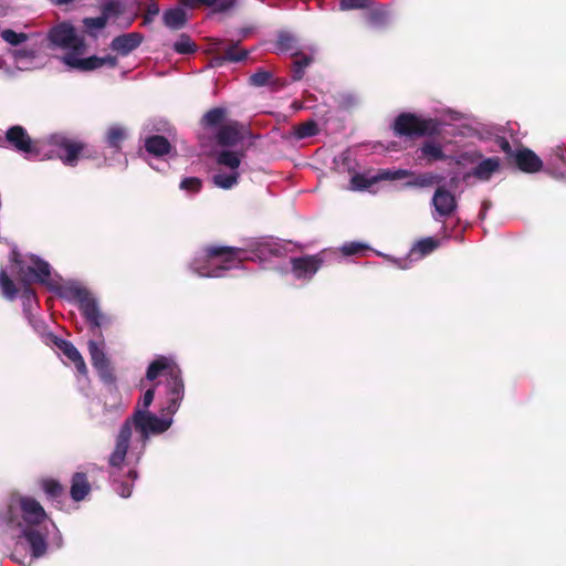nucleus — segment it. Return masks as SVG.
I'll return each instance as SVG.
<instances>
[{"instance_id":"obj_61","label":"nucleus","mask_w":566,"mask_h":566,"mask_svg":"<svg viewBox=\"0 0 566 566\" xmlns=\"http://www.w3.org/2000/svg\"><path fill=\"white\" fill-rule=\"evenodd\" d=\"M128 476L134 481L137 479L138 474L136 470H129Z\"/></svg>"},{"instance_id":"obj_35","label":"nucleus","mask_w":566,"mask_h":566,"mask_svg":"<svg viewBox=\"0 0 566 566\" xmlns=\"http://www.w3.org/2000/svg\"><path fill=\"white\" fill-rule=\"evenodd\" d=\"M439 247V241L428 237L419 240L411 249V254H418L420 258L432 253Z\"/></svg>"},{"instance_id":"obj_24","label":"nucleus","mask_w":566,"mask_h":566,"mask_svg":"<svg viewBox=\"0 0 566 566\" xmlns=\"http://www.w3.org/2000/svg\"><path fill=\"white\" fill-rule=\"evenodd\" d=\"M238 126L237 122L221 126L216 135L218 144L223 147L235 146L242 139Z\"/></svg>"},{"instance_id":"obj_7","label":"nucleus","mask_w":566,"mask_h":566,"mask_svg":"<svg viewBox=\"0 0 566 566\" xmlns=\"http://www.w3.org/2000/svg\"><path fill=\"white\" fill-rule=\"evenodd\" d=\"M49 40L53 45L70 52H84L86 49L84 39L77 36L74 27L66 22L53 27L49 32Z\"/></svg>"},{"instance_id":"obj_38","label":"nucleus","mask_w":566,"mask_h":566,"mask_svg":"<svg viewBox=\"0 0 566 566\" xmlns=\"http://www.w3.org/2000/svg\"><path fill=\"white\" fill-rule=\"evenodd\" d=\"M252 251L260 255L269 254L273 256H280L282 254L281 247L268 240H263L252 244Z\"/></svg>"},{"instance_id":"obj_16","label":"nucleus","mask_w":566,"mask_h":566,"mask_svg":"<svg viewBox=\"0 0 566 566\" xmlns=\"http://www.w3.org/2000/svg\"><path fill=\"white\" fill-rule=\"evenodd\" d=\"M431 203L439 218H448L453 214L457 210L458 202L453 193L446 189L443 186H439L431 199Z\"/></svg>"},{"instance_id":"obj_33","label":"nucleus","mask_w":566,"mask_h":566,"mask_svg":"<svg viewBox=\"0 0 566 566\" xmlns=\"http://www.w3.org/2000/svg\"><path fill=\"white\" fill-rule=\"evenodd\" d=\"M227 112L222 107H214L209 109L202 117L201 124L203 127L213 128L224 120Z\"/></svg>"},{"instance_id":"obj_9","label":"nucleus","mask_w":566,"mask_h":566,"mask_svg":"<svg viewBox=\"0 0 566 566\" xmlns=\"http://www.w3.org/2000/svg\"><path fill=\"white\" fill-rule=\"evenodd\" d=\"M172 416H168L167 411L161 410V417L150 413L149 411L136 410L133 416V422L136 429L143 434L163 433L169 429L172 423Z\"/></svg>"},{"instance_id":"obj_50","label":"nucleus","mask_w":566,"mask_h":566,"mask_svg":"<svg viewBox=\"0 0 566 566\" xmlns=\"http://www.w3.org/2000/svg\"><path fill=\"white\" fill-rule=\"evenodd\" d=\"M159 11H160V9H159L158 3L155 1H151L147 6L146 12L143 17V25H147V24L151 23L154 20V17L157 15L159 13Z\"/></svg>"},{"instance_id":"obj_13","label":"nucleus","mask_w":566,"mask_h":566,"mask_svg":"<svg viewBox=\"0 0 566 566\" xmlns=\"http://www.w3.org/2000/svg\"><path fill=\"white\" fill-rule=\"evenodd\" d=\"M324 264L322 253L291 259V270L298 280H311Z\"/></svg>"},{"instance_id":"obj_42","label":"nucleus","mask_w":566,"mask_h":566,"mask_svg":"<svg viewBox=\"0 0 566 566\" xmlns=\"http://www.w3.org/2000/svg\"><path fill=\"white\" fill-rule=\"evenodd\" d=\"M213 184L222 189H231L238 184L239 174L237 171L232 174H216L212 177Z\"/></svg>"},{"instance_id":"obj_30","label":"nucleus","mask_w":566,"mask_h":566,"mask_svg":"<svg viewBox=\"0 0 566 566\" xmlns=\"http://www.w3.org/2000/svg\"><path fill=\"white\" fill-rule=\"evenodd\" d=\"M294 61L291 66V78L293 82L301 81L305 75V70L312 64L313 57L301 52L293 54Z\"/></svg>"},{"instance_id":"obj_2","label":"nucleus","mask_w":566,"mask_h":566,"mask_svg":"<svg viewBox=\"0 0 566 566\" xmlns=\"http://www.w3.org/2000/svg\"><path fill=\"white\" fill-rule=\"evenodd\" d=\"M206 265L198 266L196 272L200 276L220 277L222 272L240 268L247 256L241 248L226 245H206L203 249Z\"/></svg>"},{"instance_id":"obj_36","label":"nucleus","mask_w":566,"mask_h":566,"mask_svg":"<svg viewBox=\"0 0 566 566\" xmlns=\"http://www.w3.org/2000/svg\"><path fill=\"white\" fill-rule=\"evenodd\" d=\"M243 156V153L240 155L238 153H233L230 150H222L217 156V163L219 165L226 166L232 170H235L239 168L241 164V157Z\"/></svg>"},{"instance_id":"obj_32","label":"nucleus","mask_w":566,"mask_h":566,"mask_svg":"<svg viewBox=\"0 0 566 566\" xmlns=\"http://www.w3.org/2000/svg\"><path fill=\"white\" fill-rule=\"evenodd\" d=\"M41 486L46 497L52 501H59L64 495L63 485L54 479H45L41 482Z\"/></svg>"},{"instance_id":"obj_11","label":"nucleus","mask_w":566,"mask_h":566,"mask_svg":"<svg viewBox=\"0 0 566 566\" xmlns=\"http://www.w3.org/2000/svg\"><path fill=\"white\" fill-rule=\"evenodd\" d=\"M167 405L163 407V411H167L168 416L177 412L185 396V385L181 378L180 369H172L171 375L167 379Z\"/></svg>"},{"instance_id":"obj_47","label":"nucleus","mask_w":566,"mask_h":566,"mask_svg":"<svg viewBox=\"0 0 566 566\" xmlns=\"http://www.w3.org/2000/svg\"><path fill=\"white\" fill-rule=\"evenodd\" d=\"M106 23H107V20L103 14H101L99 17H95V18H85L83 20V24L88 31L101 30V29L105 28Z\"/></svg>"},{"instance_id":"obj_40","label":"nucleus","mask_w":566,"mask_h":566,"mask_svg":"<svg viewBox=\"0 0 566 566\" xmlns=\"http://www.w3.org/2000/svg\"><path fill=\"white\" fill-rule=\"evenodd\" d=\"M443 179L444 178L441 175H437L433 172H422L416 176L411 185L424 188L433 185H439L443 181Z\"/></svg>"},{"instance_id":"obj_41","label":"nucleus","mask_w":566,"mask_h":566,"mask_svg":"<svg viewBox=\"0 0 566 566\" xmlns=\"http://www.w3.org/2000/svg\"><path fill=\"white\" fill-rule=\"evenodd\" d=\"M367 22L375 28H382L388 23V11L385 8H376L369 11Z\"/></svg>"},{"instance_id":"obj_27","label":"nucleus","mask_w":566,"mask_h":566,"mask_svg":"<svg viewBox=\"0 0 566 566\" xmlns=\"http://www.w3.org/2000/svg\"><path fill=\"white\" fill-rule=\"evenodd\" d=\"M127 138L126 129L120 125H112L105 133V144L114 153H120L122 144Z\"/></svg>"},{"instance_id":"obj_28","label":"nucleus","mask_w":566,"mask_h":566,"mask_svg":"<svg viewBox=\"0 0 566 566\" xmlns=\"http://www.w3.org/2000/svg\"><path fill=\"white\" fill-rule=\"evenodd\" d=\"M419 150L421 153L420 158L424 159L428 164L447 159L441 144L434 140H426Z\"/></svg>"},{"instance_id":"obj_51","label":"nucleus","mask_w":566,"mask_h":566,"mask_svg":"<svg viewBox=\"0 0 566 566\" xmlns=\"http://www.w3.org/2000/svg\"><path fill=\"white\" fill-rule=\"evenodd\" d=\"M339 6L343 10L363 9L369 6V0H340Z\"/></svg>"},{"instance_id":"obj_12","label":"nucleus","mask_w":566,"mask_h":566,"mask_svg":"<svg viewBox=\"0 0 566 566\" xmlns=\"http://www.w3.org/2000/svg\"><path fill=\"white\" fill-rule=\"evenodd\" d=\"M525 174H535L543 169V160L530 148L520 145L507 164Z\"/></svg>"},{"instance_id":"obj_4","label":"nucleus","mask_w":566,"mask_h":566,"mask_svg":"<svg viewBox=\"0 0 566 566\" xmlns=\"http://www.w3.org/2000/svg\"><path fill=\"white\" fill-rule=\"evenodd\" d=\"M391 129L397 137L416 139L440 134V122L436 118H423L415 113H400L394 120Z\"/></svg>"},{"instance_id":"obj_44","label":"nucleus","mask_w":566,"mask_h":566,"mask_svg":"<svg viewBox=\"0 0 566 566\" xmlns=\"http://www.w3.org/2000/svg\"><path fill=\"white\" fill-rule=\"evenodd\" d=\"M179 187L185 191L197 193L202 188V181L198 177H187L180 181Z\"/></svg>"},{"instance_id":"obj_56","label":"nucleus","mask_w":566,"mask_h":566,"mask_svg":"<svg viewBox=\"0 0 566 566\" xmlns=\"http://www.w3.org/2000/svg\"><path fill=\"white\" fill-rule=\"evenodd\" d=\"M352 184L356 189H366L369 187L370 182L363 176L356 175L352 178Z\"/></svg>"},{"instance_id":"obj_3","label":"nucleus","mask_w":566,"mask_h":566,"mask_svg":"<svg viewBox=\"0 0 566 566\" xmlns=\"http://www.w3.org/2000/svg\"><path fill=\"white\" fill-rule=\"evenodd\" d=\"M74 296L94 337L88 340V354H104L105 344L102 339L101 328L105 325L107 318L101 312L96 298L86 289H76Z\"/></svg>"},{"instance_id":"obj_57","label":"nucleus","mask_w":566,"mask_h":566,"mask_svg":"<svg viewBox=\"0 0 566 566\" xmlns=\"http://www.w3.org/2000/svg\"><path fill=\"white\" fill-rule=\"evenodd\" d=\"M411 175L410 171L408 170H403V169H399V170H396V171H387L386 172V178L388 179H391V180H398V179H402L407 176Z\"/></svg>"},{"instance_id":"obj_55","label":"nucleus","mask_w":566,"mask_h":566,"mask_svg":"<svg viewBox=\"0 0 566 566\" xmlns=\"http://www.w3.org/2000/svg\"><path fill=\"white\" fill-rule=\"evenodd\" d=\"M31 285L32 284H22L21 297L27 302L35 300V291L32 289Z\"/></svg>"},{"instance_id":"obj_60","label":"nucleus","mask_w":566,"mask_h":566,"mask_svg":"<svg viewBox=\"0 0 566 566\" xmlns=\"http://www.w3.org/2000/svg\"><path fill=\"white\" fill-rule=\"evenodd\" d=\"M491 202L485 200L482 202V208L480 212V217L483 219L485 217L486 211L490 209Z\"/></svg>"},{"instance_id":"obj_18","label":"nucleus","mask_w":566,"mask_h":566,"mask_svg":"<svg viewBox=\"0 0 566 566\" xmlns=\"http://www.w3.org/2000/svg\"><path fill=\"white\" fill-rule=\"evenodd\" d=\"M500 158L490 157L483 159L478 166H475L472 171L465 174L463 179L467 180L469 177H474L481 181H488L491 179L492 175L500 169Z\"/></svg>"},{"instance_id":"obj_45","label":"nucleus","mask_w":566,"mask_h":566,"mask_svg":"<svg viewBox=\"0 0 566 566\" xmlns=\"http://www.w3.org/2000/svg\"><path fill=\"white\" fill-rule=\"evenodd\" d=\"M1 36L6 42H8L11 45H19L28 39V35L25 33H18L11 29L3 30Z\"/></svg>"},{"instance_id":"obj_25","label":"nucleus","mask_w":566,"mask_h":566,"mask_svg":"<svg viewBox=\"0 0 566 566\" xmlns=\"http://www.w3.org/2000/svg\"><path fill=\"white\" fill-rule=\"evenodd\" d=\"M172 369H178V367L166 356H160L159 359L154 360L148 366L146 377L148 380H155L161 375L168 378L171 375Z\"/></svg>"},{"instance_id":"obj_46","label":"nucleus","mask_w":566,"mask_h":566,"mask_svg":"<svg viewBox=\"0 0 566 566\" xmlns=\"http://www.w3.org/2000/svg\"><path fill=\"white\" fill-rule=\"evenodd\" d=\"M122 13V6L117 0H108L102 6V14L108 20Z\"/></svg>"},{"instance_id":"obj_37","label":"nucleus","mask_w":566,"mask_h":566,"mask_svg":"<svg viewBox=\"0 0 566 566\" xmlns=\"http://www.w3.org/2000/svg\"><path fill=\"white\" fill-rule=\"evenodd\" d=\"M174 51L178 54L187 55L195 53L197 51V44L191 40V38L182 33L179 39L174 43Z\"/></svg>"},{"instance_id":"obj_59","label":"nucleus","mask_w":566,"mask_h":566,"mask_svg":"<svg viewBox=\"0 0 566 566\" xmlns=\"http://www.w3.org/2000/svg\"><path fill=\"white\" fill-rule=\"evenodd\" d=\"M15 56L17 57H33L34 54L32 51H29V50H25V49H21V50H17L15 51Z\"/></svg>"},{"instance_id":"obj_39","label":"nucleus","mask_w":566,"mask_h":566,"mask_svg":"<svg viewBox=\"0 0 566 566\" xmlns=\"http://www.w3.org/2000/svg\"><path fill=\"white\" fill-rule=\"evenodd\" d=\"M319 132L318 125L314 119H308L298 124L294 128V134L298 139H304L317 135Z\"/></svg>"},{"instance_id":"obj_48","label":"nucleus","mask_w":566,"mask_h":566,"mask_svg":"<svg viewBox=\"0 0 566 566\" xmlns=\"http://www.w3.org/2000/svg\"><path fill=\"white\" fill-rule=\"evenodd\" d=\"M551 164L557 168H559V166H566V149L560 146L554 148Z\"/></svg>"},{"instance_id":"obj_20","label":"nucleus","mask_w":566,"mask_h":566,"mask_svg":"<svg viewBox=\"0 0 566 566\" xmlns=\"http://www.w3.org/2000/svg\"><path fill=\"white\" fill-rule=\"evenodd\" d=\"M249 84L254 87L271 86L273 90H279L285 85V81L274 77L271 71L259 69L250 75Z\"/></svg>"},{"instance_id":"obj_54","label":"nucleus","mask_w":566,"mask_h":566,"mask_svg":"<svg viewBox=\"0 0 566 566\" xmlns=\"http://www.w3.org/2000/svg\"><path fill=\"white\" fill-rule=\"evenodd\" d=\"M74 365L75 369L77 370V373L82 376H86L87 374V368H86V364L83 359V356H66Z\"/></svg>"},{"instance_id":"obj_5","label":"nucleus","mask_w":566,"mask_h":566,"mask_svg":"<svg viewBox=\"0 0 566 566\" xmlns=\"http://www.w3.org/2000/svg\"><path fill=\"white\" fill-rule=\"evenodd\" d=\"M48 145L53 147L55 156L65 165L74 167L80 158L92 157L87 145L65 133H54L48 137Z\"/></svg>"},{"instance_id":"obj_26","label":"nucleus","mask_w":566,"mask_h":566,"mask_svg":"<svg viewBox=\"0 0 566 566\" xmlns=\"http://www.w3.org/2000/svg\"><path fill=\"white\" fill-rule=\"evenodd\" d=\"M249 52L240 48L239 42H231L219 51V56L216 57L217 64L222 62H241L248 57Z\"/></svg>"},{"instance_id":"obj_21","label":"nucleus","mask_w":566,"mask_h":566,"mask_svg":"<svg viewBox=\"0 0 566 566\" xmlns=\"http://www.w3.org/2000/svg\"><path fill=\"white\" fill-rule=\"evenodd\" d=\"M186 8L195 9L197 7L213 8V12L223 13L232 9L237 0H178Z\"/></svg>"},{"instance_id":"obj_17","label":"nucleus","mask_w":566,"mask_h":566,"mask_svg":"<svg viewBox=\"0 0 566 566\" xmlns=\"http://www.w3.org/2000/svg\"><path fill=\"white\" fill-rule=\"evenodd\" d=\"M144 40L139 32H130L115 36L111 42V49L125 56L137 49Z\"/></svg>"},{"instance_id":"obj_6","label":"nucleus","mask_w":566,"mask_h":566,"mask_svg":"<svg viewBox=\"0 0 566 566\" xmlns=\"http://www.w3.org/2000/svg\"><path fill=\"white\" fill-rule=\"evenodd\" d=\"M12 262L17 265L15 275L21 284H33L38 282L49 285L51 266L46 261L39 256H32V264L28 265L20 259L18 252H13Z\"/></svg>"},{"instance_id":"obj_53","label":"nucleus","mask_w":566,"mask_h":566,"mask_svg":"<svg viewBox=\"0 0 566 566\" xmlns=\"http://www.w3.org/2000/svg\"><path fill=\"white\" fill-rule=\"evenodd\" d=\"M365 249H366V247L364 244L352 242V243H348V244H344L342 247V252L345 255H355V254L361 252Z\"/></svg>"},{"instance_id":"obj_22","label":"nucleus","mask_w":566,"mask_h":566,"mask_svg":"<svg viewBox=\"0 0 566 566\" xmlns=\"http://www.w3.org/2000/svg\"><path fill=\"white\" fill-rule=\"evenodd\" d=\"M144 148L148 154L155 157H161L168 155L172 146L165 136L151 135L145 138Z\"/></svg>"},{"instance_id":"obj_14","label":"nucleus","mask_w":566,"mask_h":566,"mask_svg":"<svg viewBox=\"0 0 566 566\" xmlns=\"http://www.w3.org/2000/svg\"><path fill=\"white\" fill-rule=\"evenodd\" d=\"M132 438V423L126 420L119 429L116 437V443L113 452L108 458V463L113 468H120L126 459Z\"/></svg>"},{"instance_id":"obj_1","label":"nucleus","mask_w":566,"mask_h":566,"mask_svg":"<svg viewBox=\"0 0 566 566\" xmlns=\"http://www.w3.org/2000/svg\"><path fill=\"white\" fill-rule=\"evenodd\" d=\"M46 520L43 506L35 499L11 493L6 507L0 511V532L21 528L23 526H39Z\"/></svg>"},{"instance_id":"obj_10","label":"nucleus","mask_w":566,"mask_h":566,"mask_svg":"<svg viewBox=\"0 0 566 566\" xmlns=\"http://www.w3.org/2000/svg\"><path fill=\"white\" fill-rule=\"evenodd\" d=\"M6 139L19 153L39 157V142L32 140L27 129L20 125L11 126L6 133Z\"/></svg>"},{"instance_id":"obj_23","label":"nucleus","mask_w":566,"mask_h":566,"mask_svg":"<svg viewBox=\"0 0 566 566\" xmlns=\"http://www.w3.org/2000/svg\"><path fill=\"white\" fill-rule=\"evenodd\" d=\"M163 22L168 29L178 31L186 27L188 15L181 7L170 8L164 11Z\"/></svg>"},{"instance_id":"obj_52","label":"nucleus","mask_w":566,"mask_h":566,"mask_svg":"<svg viewBox=\"0 0 566 566\" xmlns=\"http://www.w3.org/2000/svg\"><path fill=\"white\" fill-rule=\"evenodd\" d=\"M154 397H155V389L154 388L147 389L138 402V406H140L139 410L147 411L148 407L154 401Z\"/></svg>"},{"instance_id":"obj_49","label":"nucleus","mask_w":566,"mask_h":566,"mask_svg":"<svg viewBox=\"0 0 566 566\" xmlns=\"http://www.w3.org/2000/svg\"><path fill=\"white\" fill-rule=\"evenodd\" d=\"M496 145L504 153L506 163L509 164L514 156L515 149L511 146L510 142L505 137H499L496 139Z\"/></svg>"},{"instance_id":"obj_58","label":"nucleus","mask_w":566,"mask_h":566,"mask_svg":"<svg viewBox=\"0 0 566 566\" xmlns=\"http://www.w3.org/2000/svg\"><path fill=\"white\" fill-rule=\"evenodd\" d=\"M132 489H133V485L132 484H128V483H122L120 485V495L123 497H129L130 494H132Z\"/></svg>"},{"instance_id":"obj_43","label":"nucleus","mask_w":566,"mask_h":566,"mask_svg":"<svg viewBox=\"0 0 566 566\" xmlns=\"http://www.w3.org/2000/svg\"><path fill=\"white\" fill-rule=\"evenodd\" d=\"M296 43L297 40L291 32L281 31L277 34L276 48L280 51H290L296 46Z\"/></svg>"},{"instance_id":"obj_31","label":"nucleus","mask_w":566,"mask_h":566,"mask_svg":"<svg viewBox=\"0 0 566 566\" xmlns=\"http://www.w3.org/2000/svg\"><path fill=\"white\" fill-rule=\"evenodd\" d=\"M43 342L48 346H50L53 350H60V352H62V354H80L78 350L75 348V346L72 343L52 334V333H48V334L43 335Z\"/></svg>"},{"instance_id":"obj_8","label":"nucleus","mask_w":566,"mask_h":566,"mask_svg":"<svg viewBox=\"0 0 566 566\" xmlns=\"http://www.w3.org/2000/svg\"><path fill=\"white\" fill-rule=\"evenodd\" d=\"M84 52H67L63 56V62L71 69H75L81 72H91L103 66L115 69L118 65V60L114 55L96 56L92 55L88 57H80Z\"/></svg>"},{"instance_id":"obj_15","label":"nucleus","mask_w":566,"mask_h":566,"mask_svg":"<svg viewBox=\"0 0 566 566\" xmlns=\"http://www.w3.org/2000/svg\"><path fill=\"white\" fill-rule=\"evenodd\" d=\"M36 526H23L21 528L8 530V533H14L12 536L24 537L31 547L33 557L39 558L46 553L48 544L44 534Z\"/></svg>"},{"instance_id":"obj_29","label":"nucleus","mask_w":566,"mask_h":566,"mask_svg":"<svg viewBox=\"0 0 566 566\" xmlns=\"http://www.w3.org/2000/svg\"><path fill=\"white\" fill-rule=\"evenodd\" d=\"M93 366L97 370L102 380L106 384H114L116 380L108 356H92Z\"/></svg>"},{"instance_id":"obj_19","label":"nucleus","mask_w":566,"mask_h":566,"mask_svg":"<svg viewBox=\"0 0 566 566\" xmlns=\"http://www.w3.org/2000/svg\"><path fill=\"white\" fill-rule=\"evenodd\" d=\"M92 491L86 473L75 472L71 479L70 496L74 502L83 501Z\"/></svg>"},{"instance_id":"obj_34","label":"nucleus","mask_w":566,"mask_h":566,"mask_svg":"<svg viewBox=\"0 0 566 566\" xmlns=\"http://www.w3.org/2000/svg\"><path fill=\"white\" fill-rule=\"evenodd\" d=\"M0 290L8 300H14L19 293L14 282L4 269H0Z\"/></svg>"}]
</instances>
